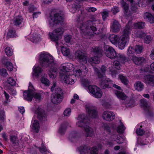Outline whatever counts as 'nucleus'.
Wrapping results in <instances>:
<instances>
[{"instance_id":"obj_1","label":"nucleus","mask_w":154,"mask_h":154,"mask_svg":"<svg viewBox=\"0 0 154 154\" xmlns=\"http://www.w3.org/2000/svg\"><path fill=\"white\" fill-rule=\"evenodd\" d=\"M39 59L42 66L49 68L48 74L50 78L55 79L57 74V65L54 62L52 56L49 54L43 52L40 54Z\"/></svg>"},{"instance_id":"obj_2","label":"nucleus","mask_w":154,"mask_h":154,"mask_svg":"<svg viewBox=\"0 0 154 154\" xmlns=\"http://www.w3.org/2000/svg\"><path fill=\"white\" fill-rule=\"evenodd\" d=\"M132 28L131 22H128L121 36L119 37L115 34L110 35L109 37V39L111 43L117 45L119 49H123L126 44L129 42L130 39L129 35L130 34Z\"/></svg>"},{"instance_id":"obj_3","label":"nucleus","mask_w":154,"mask_h":154,"mask_svg":"<svg viewBox=\"0 0 154 154\" xmlns=\"http://www.w3.org/2000/svg\"><path fill=\"white\" fill-rule=\"evenodd\" d=\"M94 22H98L99 23H100V20L97 19L84 22L81 17L78 18L76 26L80 29V33L84 38H90V36L93 35V32L97 30L96 28L91 25Z\"/></svg>"},{"instance_id":"obj_4","label":"nucleus","mask_w":154,"mask_h":154,"mask_svg":"<svg viewBox=\"0 0 154 154\" xmlns=\"http://www.w3.org/2000/svg\"><path fill=\"white\" fill-rule=\"evenodd\" d=\"M74 72V74L71 75L70 73H67V75L63 76L62 77V81L64 83L70 85H72L76 82V77L82 78L86 75L88 73V70L85 66L82 65L79 68L77 66Z\"/></svg>"},{"instance_id":"obj_5","label":"nucleus","mask_w":154,"mask_h":154,"mask_svg":"<svg viewBox=\"0 0 154 154\" xmlns=\"http://www.w3.org/2000/svg\"><path fill=\"white\" fill-rule=\"evenodd\" d=\"M77 119L78 121L76 123V126L84 128L86 137H92L94 135V130L88 125L89 122L88 119L85 114L79 115Z\"/></svg>"},{"instance_id":"obj_6","label":"nucleus","mask_w":154,"mask_h":154,"mask_svg":"<svg viewBox=\"0 0 154 154\" xmlns=\"http://www.w3.org/2000/svg\"><path fill=\"white\" fill-rule=\"evenodd\" d=\"M94 71L100 79V85L103 89L111 88L112 85V81L107 78L105 76V73L106 71V67L102 66L100 70L96 67H94Z\"/></svg>"},{"instance_id":"obj_7","label":"nucleus","mask_w":154,"mask_h":154,"mask_svg":"<svg viewBox=\"0 0 154 154\" xmlns=\"http://www.w3.org/2000/svg\"><path fill=\"white\" fill-rule=\"evenodd\" d=\"M104 48L107 50L105 53L106 56L111 59L118 60L123 63H125L127 61L126 57L123 55L117 54L114 49L108 45L104 46Z\"/></svg>"},{"instance_id":"obj_8","label":"nucleus","mask_w":154,"mask_h":154,"mask_svg":"<svg viewBox=\"0 0 154 154\" xmlns=\"http://www.w3.org/2000/svg\"><path fill=\"white\" fill-rule=\"evenodd\" d=\"M91 54L94 56L93 57L89 59L88 61L92 66L94 64H98L100 62V58L102 55V49L101 47L94 46L92 47L91 50Z\"/></svg>"},{"instance_id":"obj_9","label":"nucleus","mask_w":154,"mask_h":154,"mask_svg":"<svg viewBox=\"0 0 154 154\" xmlns=\"http://www.w3.org/2000/svg\"><path fill=\"white\" fill-rule=\"evenodd\" d=\"M34 90L32 84L29 82L28 90L23 92L24 98L27 101H31L34 97L37 100H40L41 99L40 94L39 93L34 92Z\"/></svg>"},{"instance_id":"obj_10","label":"nucleus","mask_w":154,"mask_h":154,"mask_svg":"<svg viewBox=\"0 0 154 154\" xmlns=\"http://www.w3.org/2000/svg\"><path fill=\"white\" fill-rule=\"evenodd\" d=\"M63 21V14L61 12H52L50 15L49 24L51 27H54L57 24H61Z\"/></svg>"},{"instance_id":"obj_11","label":"nucleus","mask_w":154,"mask_h":154,"mask_svg":"<svg viewBox=\"0 0 154 154\" xmlns=\"http://www.w3.org/2000/svg\"><path fill=\"white\" fill-rule=\"evenodd\" d=\"M64 31L63 28L59 27L54 29L52 32H50L48 33L49 37L51 40L56 42L57 48L59 47L57 41L61 38Z\"/></svg>"},{"instance_id":"obj_12","label":"nucleus","mask_w":154,"mask_h":154,"mask_svg":"<svg viewBox=\"0 0 154 154\" xmlns=\"http://www.w3.org/2000/svg\"><path fill=\"white\" fill-rule=\"evenodd\" d=\"M98 148L96 147H93L90 148L86 146H81L79 148L80 154H98ZM109 151L106 150L104 154H109Z\"/></svg>"},{"instance_id":"obj_13","label":"nucleus","mask_w":154,"mask_h":154,"mask_svg":"<svg viewBox=\"0 0 154 154\" xmlns=\"http://www.w3.org/2000/svg\"><path fill=\"white\" fill-rule=\"evenodd\" d=\"M62 90L60 88H57L55 90V93L52 94L51 100L54 104H57L61 101L63 98Z\"/></svg>"},{"instance_id":"obj_14","label":"nucleus","mask_w":154,"mask_h":154,"mask_svg":"<svg viewBox=\"0 0 154 154\" xmlns=\"http://www.w3.org/2000/svg\"><path fill=\"white\" fill-rule=\"evenodd\" d=\"M88 90L90 93L95 97L99 98L101 97L103 92L100 88L95 85H90Z\"/></svg>"},{"instance_id":"obj_15","label":"nucleus","mask_w":154,"mask_h":154,"mask_svg":"<svg viewBox=\"0 0 154 154\" xmlns=\"http://www.w3.org/2000/svg\"><path fill=\"white\" fill-rule=\"evenodd\" d=\"M85 109L89 116L92 118H96L98 116V112L96 108L90 105H86Z\"/></svg>"},{"instance_id":"obj_16","label":"nucleus","mask_w":154,"mask_h":154,"mask_svg":"<svg viewBox=\"0 0 154 154\" xmlns=\"http://www.w3.org/2000/svg\"><path fill=\"white\" fill-rule=\"evenodd\" d=\"M75 58L80 63L85 64L87 62V57L82 51L78 50L75 53Z\"/></svg>"},{"instance_id":"obj_17","label":"nucleus","mask_w":154,"mask_h":154,"mask_svg":"<svg viewBox=\"0 0 154 154\" xmlns=\"http://www.w3.org/2000/svg\"><path fill=\"white\" fill-rule=\"evenodd\" d=\"M101 116L104 120L109 122L112 121L115 117L113 112L108 110L104 111L102 114Z\"/></svg>"},{"instance_id":"obj_18","label":"nucleus","mask_w":154,"mask_h":154,"mask_svg":"<svg viewBox=\"0 0 154 154\" xmlns=\"http://www.w3.org/2000/svg\"><path fill=\"white\" fill-rule=\"evenodd\" d=\"M111 127L113 129H116L117 132L119 133H123L125 129V128L120 120L117 122L115 124H112Z\"/></svg>"},{"instance_id":"obj_19","label":"nucleus","mask_w":154,"mask_h":154,"mask_svg":"<svg viewBox=\"0 0 154 154\" xmlns=\"http://www.w3.org/2000/svg\"><path fill=\"white\" fill-rule=\"evenodd\" d=\"M144 82L148 86H154V75H147L144 76Z\"/></svg>"},{"instance_id":"obj_20","label":"nucleus","mask_w":154,"mask_h":154,"mask_svg":"<svg viewBox=\"0 0 154 154\" xmlns=\"http://www.w3.org/2000/svg\"><path fill=\"white\" fill-rule=\"evenodd\" d=\"M35 113L37 115V118L40 120L45 121L46 119L47 116L41 107H38L35 112Z\"/></svg>"},{"instance_id":"obj_21","label":"nucleus","mask_w":154,"mask_h":154,"mask_svg":"<svg viewBox=\"0 0 154 154\" xmlns=\"http://www.w3.org/2000/svg\"><path fill=\"white\" fill-rule=\"evenodd\" d=\"M109 140L107 141L106 144L109 146H112L114 145V142L116 141L118 136L116 134H110L109 135Z\"/></svg>"},{"instance_id":"obj_22","label":"nucleus","mask_w":154,"mask_h":154,"mask_svg":"<svg viewBox=\"0 0 154 154\" xmlns=\"http://www.w3.org/2000/svg\"><path fill=\"white\" fill-rule=\"evenodd\" d=\"M131 59L134 63L138 65H141L145 62V59L142 57L132 56Z\"/></svg>"},{"instance_id":"obj_23","label":"nucleus","mask_w":154,"mask_h":154,"mask_svg":"<svg viewBox=\"0 0 154 154\" xmlns=\"http://www.w3.org/2000/svg\"><path fill=\"white\" fill-rule=\"evenodd\" d=\"M111 27L112 30L114 32H117L120 30L121 26L118 21L114 20L113 21Z\"/></svg>"},{"instance_id":"obj_24","label":"nucleus","mask_w":154,"mask_h":154,"mask_svg":"<svg viewBox=\"0 0 154 154\" xmlns=\"http://www.w3.org/2000/svg\"><path fill=\"white\" fill-rule=\"evenodd\" d=\"M63 66L67 67L66 70L67 71V72L65 75H62L61 78L63 76H66V75H67L68 77H69V76L67 75V73H70L69 72L71 71V70H74V69H76L77 68V66H75L74 67L73 65L70 63H65L63 64Z\"/></svg>"},{"instance_id":"obj_25","label":"nucleus","mask_w":154,"mask_h":154,"mask_svg":"<svg viewBox=\"0 0 154 154\" xmlns=\"http://www.w3.org/2000/svg\"><path fill=\"white\" fill-rule=\"evenodd\" d=\"M23 18L20 16H16L14 18L13 24L16 26H18L23 22Z\"/></svg>"},{"instance_id":"obj_26","label":"nucleus","mask_w":154,"mask_h":154,"mask_svg":"<svg viewBox=\"0 0 154 154\" xmlns=\"http://www.w3.org/2000/svg\"><path fill=\"white\" fill-rule=\"evenodd\" d=\"M135 89L138 91H141L143 89L144 85L143 83L140 81H138L134 85Z\"/></svg>"},{"instance_id":"obj_27","label":"nucleus","mask_w":154,"mask_h":154,"mask_svg":"<svg viewBox=\"0 0 154 154\" xmlns=\"http://www.w3.org/2000/svg\"><path fill=\"white\" fill-rule=\"evenodd\" d=\"M143 17L150 23H154V16L148 12L145 13L144 14Z\"/></svg>"},{"instance_id":"obj_28","label":"nucleus","mask_w":154,"mask_h":154,"mask_svg":"<svg viewBox=\"0 0 154 154\" xmlns=\"http://www.w3.org/2000/svg\"><path fill=\"white\" fill-rule=\"evenodd\" d=\"M140 105L144 110L147 111L148 112L150 110V108L149 107V104L144 99H143L140 100Z\"/></svg>"},{"instance_id":"obj_29","label":"nucleus","mask_w":154,"mask_h":154,"mask_svg":"<svg viewBox=\"0 0 154 154\" xmlns=\"http://www.w3.org/2000/svg\"><path fill=\"white\" fill-rule=\"evenodd\" d=\"M115 94L117 97L120 100H125L127 98V95L121 91H117L115 92Z\"/></svg>"},{"instance_id":"obj_30","label":"nucleus","mask_w":154,"mask_h":154,"mask_svg":"<svg viewBox=\"0 0 154 154\" xmlns=\"http://www.w3.org/2000/svg\"><path fill=\"white\" fill-rule=\"evenodd\" d=\"M69 124L67 122H65L62 124L58 130L59 132L61 134H64L66 131V128Z\"/></svg>"},{"instance_id":"obj_31","label":"nucleus","mask_w":154,"mask_h":154,"mask_svg":"<svg viewBox=\"0 0 154 154\" xmlns=\"http://www.w3.org/2000/svg\"><path fill=\"white\" fill-rule=\"evenodd\" d=\"M5 117V112L3 110H0V132L2 130L3 128L2 124H4V120Z\"/></svg>"},{"instance_id":"obj_32","label":"nucleus","mask_w":154,"mask_h":154,"mask_svg":"<svg viewBox=\"0 0 154 154\" xmlns=\"http://www.w3.org/2000/svg\"><path fill=\"white\" fill-rule=\"evenodd\" d=\"M43 70L39 66L35 65L33 67V75L35 76H38Z\"/></svg>"},{"instance_id":"obj_33","label":"nucleus","mask_w":154,"mask_h":154,"mask_svg":"<svg viewBox=\"0 0 154 154\" xmlns=\"http://www.w3.org/2000/svg\"><path fill=\"white\" fill-rule=\"evenodd\" d=\"M34 121V122L32 123V129L35 130L36 132H38L39 128V123L38 121L34 120V117L32 119V121Z\"/></svg>"},{"instance_id":"obj_34","label":"nucleus","mask_w":154,"mask_h":154,"mask_svg":"<svg viewBox=\"0 0 154 154\" xmlns=\"http://www.w3.org/2000/svg\"><path fill=\"white\" fill-rule=\"evenodd\" d=\"M40 38L39 36L36 33H34L31 35L30 36V40L33 42H37L39 41Z\"/></svg>"},{"instance_id":"obj_35","label":"nucleus","mask_w":154,"mask_h":154,"mask_svg":"<svg viewBox=\"0 0 154 154\" xmlns=\"http://www.w3.org/2000/svg\"><path fill=\"white\" fill-rule=\"evenodd\" d=\"M16 34L15 30L13 28L9 29L8 32L7 37L8 38L15 37Z\"/></svg>"},{"instance_id":"obj_36","label":"nucleus","mask_w":154,"mask_h":154,"mask_svg":"<svg viewBox=\"0 0 154 154\" xmlns=\"http://www.w3.org/2000/svg\"><path fill=\"white\" fill-rule=\"evenodd\" d=\"M145 23L143 22H138L134 23L133 25L134 29H143L145 27Z\"/></svg>"},{"instance_id":"obj_37","label":"nucleus","mask_w":154,"mask_h":154,"mask_svg":"<svg viewBox=\"0 0 154 154\" xmlns=\"http://www.w3.org/2000/svg\"><path fill=\"white\" fill-rule=\"evenodd\" d=\"M121 4L122 7L123 8L125 14L128 15V5L123 0L121 1Z\"/></svg>"},{"instance_id":"obj_38","label":"nucleus","mask_w":154,"mask_h":154,"mask_svg":"<svg viewBox=\"0 0 154 154\" xmlns=\"http://www.w3.org/2000/svg\"><path fill=\"white\" fill-rule=\"evenodd\" d=\"M41 82L45 86H49L50 85V82L49 80L46 77L42 76L40 79Z\"/></svg>"},{"instance_id":"obj_39","label":"nucleus","mask_w":154,"mask_h":154,"mask_svg":"<svg viewBox=\"0 0 154 154\" xmlns=\"http://www.w3.org/2000/svg\"><path fill=\"white\" fill-rule=\"evenodd\" d=\"M78 134L76 132H72L70 134L69 138L72 141H74L78 137Z\"/></svg>"},{"instance_id":"obj_40","label":"nucleus","mask_w":154,"mask_h":154,"mask_svg":"<svg viewBox=\"0 0 154 154\" xmlns=\"http://www.w3.org/2000/svg\"><path fill=\"white\" fill-rule=\"evenodd\" d=\"M10 140L13 144H16L18 143V140L16 136L11 135H10Z\"/></svg>"},{"instance_id":"obj_41","label":"nucleus","mask_w":154,"mask_h":154,"mask_svg":"<svg viewBox=\"0 0 154 154\" xmlns=\"http://www.w3.org/2000/svg\"><path fill=\"white\" fill-rule=\"evenodd\" d=\"M43 143H42V148L39 149L40 151L42 153V154H51V152L48 150L45 146H42Z\"/></svg>"},{"instance_id":"obj_42","label":"nucleus","mask_w":154,"mask_h":154,"mask_svg":"<svg viewBox=\"0 0 154 154\" xmlns=\"http://www.w3.org/2000/svg\"><path fill=\"white\" fill-rule=\"evenodd\" d=\"M61 50L64 56H68L70 54L69 49L67 48L62 47Z\"/></svg>"},{"instance_id":"obj_43","label":"nucleus","mask_w":154,"mask_h":154,"mask_svg":"<svg viewBox=\"0 0 154 154\" xmlns=\"http://www.w3.org/2000/svg\"><path fill=\"white\" fill-rule=\"evenodd\" d=\"M5 51L7 56H10L12 55L13 52V50L10 47H6L5 49Z\"/></svg>"},{"instance_id":"obj_44","label":"nucleus","mask_w":154,"mask_h":154,"mask_svg":"<svg viewBox=\"0 0 154 154\" xmlns=\"http://www.w3.org/2000/svg\"><path fill=\"white\" fill-rule=\"evenodd\" d=\"M119 78L122 83L125 85H126L128 83V81L126 77L122 74H120L119 75Z\"/></svg>"},{"instance_id":"obj_45","label":"nucleus","mask_w":154,"mask_h":154,"mask_svg":"<svg viewBox=\"0 0 154 154\" xmlns=\"http://www.w3.org/2000/svg\"><path fill=\"white\" fill-rule=\"evenodd\" d=\"M101 13L103 20L105 21L109 16V11L107 10H105Z\"/></svg>"},{"instance_id":"obj_46","label":"nucleus","mask_w":154,"mask_h":154,"mask_svg":"<svg viewBox=\"0 0 154 154\" xmlns=\"http://www.w3.org/2000/svg\"><path fill=\"white\" fill-rule=\"evenodd\" d=\"M135 49L132 47L130 46L128 49L127 54L129 57L131 56V57L132 54L134 53Z\"/></svg>"},{"instance_id":"obj_47","label":"nucleus","mask_w":154,"mask_h":154,"mask_svg":"<svg viewBox=\"0 0 154 154\" xmlns=\"http://www.w3.org/2000/svg\"><path fill=\"white\" fill-rule=\"evenodd\" d=\"M6 67L9 71H12L13 70V66L12 64L10 62H7L5 64Z\"/></svg>"},{"instance_id":"obj_48","label":"nucleus","mask_w":154,"mask_h":154,"mask_svg":"<svg viewBox=\"0 0 154 154\" xmlns=\"http://www.w3.org/2000/svg\"><path fill=\"white\" fill-rule=\"evenodd\" d=\"M135 51L137 54L141 53L143 49V47L141 46L136 45L134 48Z\"/></svg>"},{"instance_id":"obj_49","label":"nucleus","mask_w":154,"mask_h":154,"mask_svg":"<svg viewBox=\"0 0 154 154\" xmlns=\"http://www.w3.org/2000/svg\"><path fill=\"white\" fill-rule=\"evenodd\" d=\"M137 2L140 7H144L146 6V0H137Z\"/></svg>"},{"instance_id":"obj_50","label":"nucleus","mask_w":154,"mask_h":154,"mask_svg":"<svg viewBox=\"0 0 154 154\" xmlns=\"http://www.w3.org/2000/svg\"><path fill=\"white\" fill-rule=\"evenodd\" d=\"M113 62V65L115 66V68L117 69H120L121 65L120 63H123L122 62L118 60H116Z\"/></svg>"},{"instance_id":"obj_51","label":"nucleus","mask_w":154,"mask_h":154,"mask_svg":"<svg viewBox=\"0 0 154 154\" xmlns=\"http://www.w3.org/2000/svg\"><path fill=\"white\" fill-rule=\"evenodd\" d=\"M71 113V109L70 108L66 109L63 112V115L64 116L69 117Z\"/></svg>"},{"instance_id":"obj_52","label":"nucleus","mask_w":154,"mask_h":154,"mask_svg":"<svg viewBox=\"0 0 154 154\" xmlns=\"http://www.w3.org/2000/svg\"><path fill=\"white\" fill-rule=\"evenodd\" d=\"M78 6L77 5H74L69 6L68 7L70 11L73 13H74L77 10Z\"/></svg>"},{"instance_id":"obj_53","label":"nucleus","mask_w":154,"mask_h":154,"mask_svg":"<svg viewBox=\"0 0 154 154\" xmlns=\"http://www.w3.org/2000/svg\"><path fill=\"white\" fill-rule=\"evenodd\" d=\"M103 127L105 131L108 132L109 134H111V131L110 128L108 124H104L103 126Z\"/></svg>"},{"instance_id":"obj_54","label":"nucleus","mask_w":154,"mask_h":154,"mask_svg":"<svg viewBox=\"0 0 154 154\" xmlns=\"http://www.w3.org/2000/svg\"><path fill=\"white\" fill-rule=\"evenodd\" d=\"M8 83L11 86H14L16 85V81L12 78H9L7 80Z\"/></svg>"},{"instance_id":"obj_55","label":"nucleus","mask_w":154,"mask_h":154,"mask_svg":"<svg viewBox=\"0 0 154 154\" xmlns=\"http://www.w3.org/2000/svg\"><path fill=\"white\" fill-rule=\"evenodd\" d=\"M82 84L84 86H88L90 83V82L87 79H82L81 82Z\"/></svg>"},{"instance_id":"obj_56","label":"nucleus","mask_w":154,"mask_h":154,"mask_svg":"<svg viewBox=\"0 0 154 154\" xmlns=\"http://www.w3.org/2000/svg\"><path fill=\"white\" fill-rule=\"evenodd\" d=\"M136 132L138 135H142L144 133V131L142 129L140 128H137Z\"/></svg>"},{"instance_id":"obj_57","label":"nucleus","mask_w":154,"mask_h":154,"mask_svg":"<svg viewBox=\"0 0 154 154\" xmlns=\"http://www.w3.org/2000/svg\"><path fill=\"white\" fill-rule=\"evenodd\" d=\"M111 11L113 14H115L119 11V8L117 7L114 6L111 9Z\"/></svg>"},{"instance_id":"obj_58","label":"nucleus","mask_w":154,"mask_h":154,"mask_svg":"<svg viewBox=\"0 0 154 154\" xmlns=\"http://www.w3.org/2000/svg\"><path fill=\"white\" fill-rule=\"evenodd\" d=\"M0 74L4 76H6L8 75L7 71L5 69H0Z\"/></svg>"},{"instance_id":"obj_59","label":"nucleus","mask_w":154,"mask_h":154,"mask_svg":"<svg viewBox=\"0 0 154 154\" xmlns=\"http://www.w3.org/2000/svg\"><path fill=\"white\" fill-rule=\"evenodd\" d=\"M124 139L121 137H117V139H116V142L118 143H122L124 142Z\"/></svg>"},{"instance_id":"obj_60","label":"nucleus","mask_w":154,"mask_h":154,"mask_svg":"<svg viewBox=\"0 0 154 154\" xmlns=\"http://www.w3.org/2000/svg\"><path fill=\"white\" fill-rule=\"evenodd\" d=\"M151 40L152 38L150 36H146L144 38V42L146 43H149Z\"/></svg>"},{"instance_id":"obj_61","label":"nucleus","mask_w":154,"mask_h":154,"mask_svg":"<svg viewBox=\"0 0 154 154\" xmlns=\"http://www.w3.org/2000/svg\"><path fill=\"white\" fill-rule=\"evenodd\" d=\"M36 9L37 8L35 7L33 5H31L29 7L28 11L29 12H32Z\"/></svg>"},{"instance_id":"obj_62","label":"nucleus","mask_w":154,"mask_h":154,"mask_svg":"<svg viewBox=\"0 0 154 154\" xmlns=\"http://www.w3.org/2000/svg\"><path fill=\"white\" fill-rule=\"evenodd\" d=\"M57 88H59L57 87L56 83L54 82L53 83L52 85L51 89V91H55V89Z\"/></svg>"},{"instance_id":"obj_63","label":"nucleus","mask_w":154,"mask_h":154,"mask_svg":"<svg viewBox=\"0 0 154 154\" xmlns=\"http://www.w3.org/2000/svg\"><path fill=\"white\" fill-rule=\"evenodd\" d=\"M87 11L89 12H94L96 11L97 9L96 8L93 7H90L89 8L88 7L87 8Z\"/></svg>"},{"instance_id":"obj_64","label":"nucleus","mask_w":154,"mask_h":154,"mask_svg":"<svg viewBox=\"0 0 154 154\" xmlns=\"http://www.w3.org/2000/svg\"><path fill=\"white\" fill-rule=\"evenodd\" d=\"M71 38V36L69 35H66L65 36L64 40L67 43L70 42Z\"/></svg>"}]
</instances>
